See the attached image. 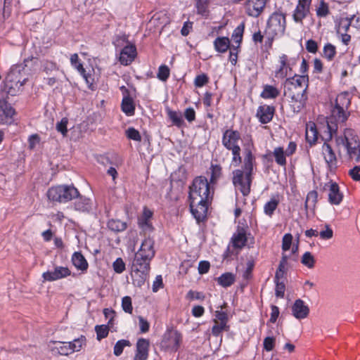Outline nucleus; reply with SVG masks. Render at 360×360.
<instances>
[{"label": "nucleus", "mask_w": 360, "mask_h": 360, "mask_svg": "<svg viewBox=\"0 0 360 360\" xmlns=\"http://www.w3.org/2000/svg\"><path fill=\"white\" fill-rule=\"evenodd\" d=\"M211 198L207 179L202 176L196 177L190 187L189 199L191 211L198 221L205 218Z\"/></svg>", "instance_id": "nucleus-1"}, {"label": "nucleus", "mask_w": 360, "mask_h": 360, "mask_svg": "<svg viewBox=\"0 0 360 360\" xmlns=\"http://www.w3.org/2000/svg\"><path fill=\"white\" fill-rule=\"evenodd\" d=\"M155 255L154 241L147 238L142 242L140 248L136 252L131 266L133 283L137 286H142L150 271V262Z\"/></svg>", "instance_id": "nucleus-2"}, {"label": "nucleus", "mask_w": 360, "mask_h": 360, "mask_svg": "<svg viewBox=\"0 0 360 360\" xmlns=\"http://www.w3.org/2000/svg\"><path fill=\"white\" fill-rule=\"evenodd\" d=\"M351 103V95L348 92H342L335 100L331 110L330 116L327 121V128L329 130L328 139L336 134L338 123L345 122L349 116L348 108Z\"/></svg>", "instance_id": "nucleus-3"}, {"label": "nucleus", "mask_w": 360, "mask_h": 360, "mask_svg": "<svg viewBox=\"0 0 360 360\" xmlns=\"http://www.w3.org/2000/svg\"><path fill=\"white\" fill-rule=\"evenodd\" d=\"M307 86V79L304 76L295 75L285 80L284 94L290 98L291 105L294 111L299 112L306 101L305 90Z\"/></svg>", "instance_id": "nucleus-4"}, {"label": "nucleus", "mask_w": 360, "mask_h": 360, "mask_svg": "<svg viewBox=\"0 0 360 360\" xmlns=\"http://www.w3.org/2000/svg\"><path fill=\"white\" fill-rule=\"evenodd\" d=\"M340 155L358 161L360 158V146L357 136L352 129H347L342 136L335 139Z\"/></svg>", "instance_id": "nucleus-5"}, {"label": "nucleus", "mask_w": 360, "mask_h": 360, "mask_svg": "<svg viewBox=\"0 0 360 360\" xmlns=\"http://www.w3.org/2000/svg\"><path fill=\"white\" fill-rule=\"evenodd\" d=\"M240 141V135L237 131L227 129L224 133L222 144L226 149L231 150L233 155L231 164L234 167H237L241 162L240 147L239 146Z\"/></svg>", "instance_id": "nucleus-6"}, {"label": "nucleus", "mask_w": 360, "mask_h": 360, "mask_svg": "<svg viewBox=\"0 0 360 360\" xmlns=\"http://www.w3.org/2000/svg\"><path fill=\"white\" fill-rule=\"evenodd\" d=\"M20 70L14 68L7 75L3 86V91L11 96H17L22 91V86L27 79H21Z\"/></svg>", "instance_id": "nucleus-7"}, {"label": "nucleus", "mask_w": 360, "mask_h": 360, "mask_svg": "<svg viewBox=\"0 0 360 360\" xmlns=\"http://www.w3.org/2000/svg\"><path fill=\"white\" fill-rule=\"evenodd\" d=\"M78 195L77 189L71 186L59 185L53 186L47 191V197L53 202H66Z\"/></svg>", "instance_id": "nucleus-8"}, {"label": "nucleus", "mask_w": 360, "mask_h": 360, "mask_svg": "<svg viewBox=\"0 0 360 360\" xmlns=\"http://www.w3.org/2000/svg\"><path fill=\"white\" fill-rule=\"evenodd\" d=\"M285 29V17L282 13H273L267 23L266 34L269 39H273L278 36H282Z\"/></svg>", "instance_id": "nucleus-9"}, {"label": "nucleus", "mask_w": 360, "mask_h": 360, "mask_svg": "<svg viewBox=\"0 0 360 360\" xmlns=\"http://www.w3.org/2000/svg\"><path fill=\"white\" fill-rule=\"evenodd\" d=\"M247 226H238L233 233L231 243L234 248L240 250L246 245L252 246L254 244V238L251 236L250 233H247Z\"/></svg>", "instance_id": "nucleus-10"}, {"label": "nucleus", "mask_w": 360, "mask_h": 360, "mask_svg": "<svg viewBox=\"0 0 360 360\" xmlns=\"http://www.w3.org/2000/svg\"><path fill=\"white\" fill-rule=\"evenodd\" d=\"M233 183L240 191L243 195H248L250 192L252 176L244 173L241 169L233 172Z\"/></svg>", "instance_id": "nucleus-11"}, {"label": "nucleus", "mask_w": 360, "mask_h": 360, "mask_svg": "<svg viewBox=\"0 0 360 360\" xmlns=\"http://www.w3.org/2000/svg\"><path fill=\"white\" fill-rule=\"evenodd\" d=\"M324 188L328 191L329 202L335 205H340L342 201L343 194L340 192L338 184L330 181L325 184Z\"/></svg>", "instance_id": "nucleus-12"}, {"label": "nucleus", "mask_w": 360, "mask_h": 360, "mask_svg": "<svg viewBox=\"0 0 360 360\" xmlns=\"http://www.w3.org/2000/svg\"><path fill=\"white\" fill-rule=\"evenodd\" d=\"M280 67L275 72V77L283 79L288 75H290L292 66L295 64L294 59H289L288 57L283 54L279 57Z\"/></svg>", "instance_id": "nucleus-13"}, {"label": "nucleus", "mask_w": 360, "mask_h": 360, "mask_svg": "<svg viewBox=\"0 0 360 360\" xmlns=\"http://www.w3.org/2000/svg\"><path fill=\"white\" fill-rule=\"evenodd\" d=\"M269 1V0H248L245 5L247 14L254 18L259 16Z\"/></svg>", "instance_id": "nucleus-14"}, {"label": "nucleus", "mask_w": 360, "mask_h": 360, "mask_svg": "<svg viewBox=\"0 0 360 360\" xmlns=\"http://www.w3.org/2000/svg\"><path fill=\"white\" fill-rule=\"evenodd\" d=\"M328 134H329V131L326 134V137L323 138L325 140V143H323V145L322 146V154L323 155L325 161L327 163L328 167L330 169H333L335 168V167H336L337 159H336L335 154L333 152V150L332 149L331 146L327 143V141H329ZM331 139H332V137L330 139V140Z\"/></svg>", "instance_id": "nucleus-15"}, {"label": "nucleus", "mask_w": 360, "mask_h": 360, "mask_svg": "<svg viewBox=\"0 0 360 360\" xmlns=\"http://www.w3.org/2000/svg\"><path fill=\"white\" fill-rule=\"evenodd\" d=\"M70 269L65 266H56L53 271H48L43 273L44 281H54L70 276Z\"/></svg>", "instance_id": "nucleus-16"}, {"label": "nucleus", "mask_w": 360, "mask_h": 360, "mask_svg": "<svg viewBox=\"0 0 360 360\" xmlns=\"http://www.w3.org/2000/svg\"><path fill=\"white\" fill-rule=\"evenodd\" d=\"M15 110L6 99H0V124H10Z\"/></svg>", "instance_id": "nucleus-17"}, {"label": "nucleus", "mask_w": 360, "mask_h": 360, "mask_svg": "<svg viewBox=\"0 0 360 360\" xmlns=\"http://www.w3.org/2000/svg\"><path fill=\"white\" fill-rule=\"evenodd\" d=\"M292 314L297 319H303L308 316L309 313V307L300 299L295 301L292 306Z\"/></svg>", "instance_id": "nucleus-18"}, {"label": "nucleus", "mask_w": 360, "mask_h": 360, "mask_svg": "<svg viewBox=\"0 0 360 360\" xmlns=\"http://www.w3.org/2000/svg\"><path fill=\"white\" fill-rule=\"evenodd\" d=\"M181 336L176 331L169 333L163 340V345L170 351H176L181 344Z\"/></svg>", "instance_id": "nucleus-19"}, {"label": "nucleus", "mask_w": 360, "mask_h": 360, "mask_svg": "<svg viewBox=\"0 0 360 360\" xmlns=\"http://www.w3.org/2000/svg\"><path fill=\"white\" fill-rule=\"evenodd\" d=\"M311 0H298V4L293 14L296 22H300L306 17L309 11Z\"/></svg>", "instance_id": "nucleus-20"}, {"label": "nucleus", "mask_w": 360, "mask_h": 360, "mask_svg": "<svg viewBox=\"0 0 360 360\" xmlns=\"http://www.w3.org/2000/svg\"><path fill=\"white\" fill-rule=\"evenodd\" d=\"M136 56V49L132 44L125 46L120 52V61L124 65L130 64Z\"/></svg>", "instance_id": "nucleus-21"}, {"label": "nucleus", "mask_w": 360, "mask_h": 360, "mask_svg": "<svg viewBox=\"0 0 360 360\" xmlns=\"http://www.w3.org/2000/svg\"><path fill=\"white\" fill-rule=\"evenodd\" d=\"M48 347L51 353L54 355L60 354L68 356L72 354L70 349L68 347V342L51 341L49 343Z\"/></svg>", "instance_id": "nucleus-22"}, {"label": "nucleus", "mask_w": 360, "mask_h": 360, "mask_svg": "<svg viewBox=\"0 0 360 360\" xmlns=\"http://www.w3.org/2000/svg\"><path fill=\"white\" fill-rule=\"evenodd\" d=\"M149 341L139 339L136 343V352L134 360H146L148 355Z\"/></svg>", "instance_id": "nucleus-23"}, {"label": "nucleus", "mask_w": 360, "mask_h": 360, "mask_svg": "<svg viewBox=\"0 0 360 360\" xmlns=\"http://www.w3.org/2000/svg\"><path fill=\"white\" fill-rule=\"evenodd\" d=\"M274 109L269 105L260 106L257 112V116L260 122L266 124L269 122L273 117Z\"/></svg>", "instance_id": "nucleus-24"}, {"label": "nucleus", "mask_w": 360, "mask_h": 360, "mask_svg": "<svg viewBox=\"0 0 360 360\" xmlns=\"http://www.w3.org/2000/svg\"><path fill=\"white\" fill-rule=\"evenodd\" d=\"M73 265L79 270L84 271L88 268V263L80 252H75L72 257Z\"/></svg>", "instance_id": "nucleus-25"}, {"label": "nucleus", "mask_w": 360, "mask_h": 360, "mask_svg": "<svg viewBox=\"0 0 360 360\" xmlns=\"http://www.w3.org/2000/svg\"><path fill=\"white\" fill-rule=\"evenodd\" d=\"M318 139V132L316 124L314 122H309L306 125V139L310 143H314Z\"/></svg>", "instance_id": "nucleus-26"}, {"label": "nucleus", "mask_w": 360, "mask_h": 360, "mask_svg": "<svg viewBox=\"0 0 360 360\" xmlns=\"http://www.w3.org/2000/svg\"><path fill=\"white\" fill-rule=\"evenodd\" d=\"M214 49L217 52L225 53L230 48V41L228 37H217L214 41Z\"/></svg>", "instance_id": "nucleus-27"}, {"label": "nucleus", "mask_w": 360, "mask_h": 360, "mask_svg": "<svg viewBox=\"0 0 360 360\" xmlns=\"http://www.w3.org/2000/svg\"><path fill=\"white\" fill-rule=\"evenodd\" d=\"M253 161L254 157L250 150L245 151V155L243 161V170L244 173L248 174L252 176V172L253 170Z\"/></svg>", "instance_id": "nucleus-28"}, {"label": "nucleus", "mask_w": 360, "mask_h": 360, "mask_svg": "<svg viewBox=\"0 0 360 360\" xmlns=\"http://www.w3.org/2000/svg\"><path fill=\"white\" fill-rule=\"evenodd\" d=\"M68 342L71 353H74L75 352H79L83 348V347L86 345V339L85 336L81 335L78 338L75 339L73 341Z\"/></svg>", "instance_id": "nucleus-29"}, {"label": "nucleus", "mask_w": 360, "mask_h": 360, "mask_svg": "<svg viewBox=\"0 0 360 360\" xmlns=\"http://www.w3.org/2000/svg\"><path fill=\"white\" fill-rule=\"evenodd\" d=\"M122 110L128 116H131L134 113V104L133 100L127 96L124 97L122 102Z\"/></svg>", "instance_id": "nucleus-30"}, {"label": "nucleus", "mask_w": 360, "mask_h": 360, "mask_svg": "<svg viewBox=\"0 0 360 360\" xmlns=\"http://www.w3.org/2000/svg\"><path fill=\"white\" fill-rule=\"evenodd\" d=\"M235 276L231 273H225L217 278L219 284L223 287H229L233 283Z\"/></svg>", "instance_id": "nucleus-31"}, {"label": "nucleus", "mask_w": 360, "mask_h": 360, "mask_svg": "<svg viewBox=\"0 0 360 360\" xmlns=\"http://www.w3.org/2000/svg\"><path fill=\"white\" fill-rule=\"evenodd\" d=\"M279 95V91L274 86L266 85L261 94V96L264 98H275Z\"/></svg>", "instance_id": "nucleus-32"}, {"label": "nucleus", "mask_w": 360, "mask_h": 360, "mask_svg": "<svg viewBox=\"0 0 360 360\" xmlns=\"http://www.w3.org/2000/svg\"><path fill=\"white\" fill-rule=\"evenodd\" d=\"M274 156L275 158V160L277 164L280 165H285L286 164L285 156L286 154L283 150V148L281 147L275 148L273 152Z\"/></svg>", "instance_id": "nucleus-33"}, {"label": "nucleus", "mask_w": 360, "mask_h": 360, "mask_svg": "<svg viewBox=\"0 0 360 360\" xmlns=\"http://www.w3.org/2000/svg\"><path fill=\"white\" fill-rule=\"evenodd\" d=\"M318 193L315 191H310L306 198L305 201V208L307 209H314L315 207L316 203L317 202Z\"/></svg>", "instance_id": "nucleus-34"}, {"label": "nucleus", "mask_w": 360, "mask_h": 360, "mask_svg": "<svg viewBox=\"0 0 360 360\" xmlns=\"http://www.w3.org/2000/svg\"><path fill=\"white\" fill-rule=\"evenodd\" d=\"M77 210L86 212L91 209V200L86 198H79L75 202Z\"/></svg>", "instance_id": "nucleus-35"}, {"label": "nucleus", "mask_w": 360, "mask_h": 360, "mask_svg": "<svg viewBox=\"0 0 360 360\" xmlns=\"http://www.w3.org/2000/svg\"><path fill=\"white\" fill-rule=\"evenodd\" d=\"M244 28V23H241L233 32L231 38L237 46H239L242 41Z\"/></svg>", "instance_id": "nucleus-36"}, {"label": "nucleus", "mask_w": 360, "mask_h": 360, "mask_svg": "<svg viewBox=\"0 0 360 360\" xmlns=\"http://www.w3.org/2000/svg\"><path fill=\"white\" fill-rule=\"evenodd\" d=\"M152 215L153 212L150 210L144 208L142 217L139 219V224L142 228H150L149 220Z\"/></svg>", "instance_id": "nucleus-37"}, {"label": "nucleus", "mask_w": 360, "mask_h": 360, "mask_svg": "<svg viewBox=\"0 0 360 360\" xmlns=\"http://www.w3.org/2000/svg\"><path fill=\"white\" fill-rule=\"evenodd\" d=\"M108 226L113 231H122L126 229V224L120 220L111 219L108 222Z\"/></svg>", "instance_id": "nucleus-38"}, {"label": "nucleus", "mask_w": 360, "mask_h": 360, "mask_svg": "<svg viewBox=\"0 0 360 360\" xmlns=\"http://www.w3.org/2000/svg\"><path fill=\"white\" fill-rule=\"evenodd\" d=\"M131 346V343L129 340H121L116 342L114 347L113 353L116 356H119L123 352L125 347Z\"/></svg>", "instance_id": "nucleus-39"}, {"label": "nucleus", "mask_w": 360, "mask_h": 360, "mask_svg": "<svg viewBox=\"0 0 360 360\" xmlns=\"http://www.w3.org/2000/svg\"><path fill=\"white\" fill-rule=\"evenodd\" d=\"M210 1L205 0H195V8L198 14L205 15L208 12V5Z\"/></svg>", "instance_id": "nucleus-40"}, {"label": "nucleus", "mask_w": 360, "mask_h": 360, "mask_svg": "<svg viewBox=\"0 0 360 360\" xmlns=\"http://www.w3.org/2000/svg\"><path fill=\"white\" fill-rule=\"evenodd\" d=\"M167 114L174 125L181 127L184 123V120L180 113L172 110H168Z\"/></svg>", "instance_id": "nucleus-41"}, {"label": "nucleus", "mask_w": 360, "mask_h": 360, "mask_svg": "<svg viewBox=\"0 0 360 360\" xmlns=\"http://www.w3.org/2000/svg\"><path fill=\"white\" fill-rule=\"evenodd\" d=\"M301 262L309 269L314 267L315 259L314 256L309 252H306L302 257Z\"/></svg>", "instance_id": "nucleus-42"}, {"label": "nucleus", "mask_w": 360, "mask_h": 360, "mask_svg": "<svg viewBox=\"0 0 360 360\" xmlns=\"http://www.w3.org/2000/svg\"><path fill=\"white\" fill-rule=\"evenodd\" d=\"M95 330L97 335V340H98L106 338L109 333V328L105 325L96 326Z\"/></svg>", "instance_id": "nucleus-43"}, {"label": "nucleus", "mask_w": 360, "mask_h": 360, "mask_svg": "<svg viewBox=\"0 0 360 360\" xmlns=\"http://www.w3.org/2000/svg\"><path fill=\"white\" fill-rule=\"evenodd\" d=\"M125 134H126L127 137L129 139H131V140H134L136 141H141V136L139 131L133 127L128 128L125 131Z\"/></svg>", "instance_id": "nucleus-44"}, {"label": "nucleus", "mask_w": 360, "mask_h": 360, "mask_svg": "<svg viewBox=\"0 0 360 360\" xmlns=\"http://www.w3.org/2000/svg\"><path fill=\"white\" fill-rule=\"evenodd\" d=\"M228 326L226 323L218 322L217 320H214V325L212 327V333L214 335H219L223 330H226Z\"/></svg>", "instance_id": "nucleus-45"}, {"label": "nucleus", "mask_w": 360, "mask_h": 360, "mask_svg": "<svg viewBox=\"0 0 360 360\" xmlns=\"http://www.w3.org/2000/svg\"><path fill=\"white\" fill-rule=\"evenodd\" d=\"M210 181L211 183H214L221 175V167L219 165L212 164L210 167Z\"/></svg>", "instance_id": "nucleus-46"}, {"label": "nucleus", "mask_w": 360, "mask_h": 360, "mask_svg": "<svg viewBox=\"0 0 360 360\" xmlns=\"http://www.w3.org/2000/svg\"><path fill=\"white\" fill-rule=\"evenodd\" d=\"M278 202L276 199H271L264 205V212L271 216L278 206Z\"/></svg>", "instance_id": "nucleus-47"}, {"label": "nucleus", "mask_w": 360, "mask_h": 360, "mask_svg": "<svg viewBox=\"0 0 360 360\" xmlns=\"http://www.w3.org/2000/svg\"><path fill=\"white\" fill-rule=\"evenodd\" d=\"M68 123V118L63 117L56 125V128L57 131L58 132L61 133L63 136H65L68 133V129H67Z\"/></svg>", "instance_id": "nucleus-48"}, {"label": "nucleus", "mask_w": 360, "mask_h": 360, "mask_svg": "<svg viewBox=\"0 0 360 360\" xmlns=\"http://www.w3.org/2000/svg\"><path fill=\"white\" fill-rule=\"evenodd\" d=\"M335 47L330 44H326L323 48V56L328 60H331L335 55Z\"/></svg>", "instance_id": "nucleus-49"}, {"label": "nucleus", "mask_w": 360, "mask_h": 360, "mask_svg": "<svg viewBox=\"0 0 360 360\" xmlns=\"http://www.w3.org/2000/svg\"><path fill=\"white\" fill-rule=\"evenodd\" d=\"M122 309L129 314H131L133 311L131 299L129 296H125L122 298Z\"/></svg>", "instance_id": "nucleus-50"}, {"label": "nucleus", "mask_w": 360, "mask_h": 360, "mask_svg": "<svg viewBox=\"0 0 360 360\" xmlns=\"http://www.w3.org/2000/svg\"><path fill=\"white\" fill-rule=\"evenodd\" d=\"M169 76V69L167 65H160L158 69V78L162 81H166Z\"/></svg>", "instance_id": "nucleus-51"}, {"label": "nucleus", "mask_w": 360, "mask_h": 360, "mask_svg": "<svg viewBox=\"0 0 360 360\" xmlns=\"http://www.w3.org/2000/svg\"><path fill=\"white\" fill-rule=\"evenodd\" d=\"M328 6L324 1H321L316 8V14L319 17H326L328 14Z\"/></svg>", "instance_id": "nucleus-52"}, {"label": "nucleus", "mask_w": 360, "mask_h": 360, "mask_svg": "<svg viewBox=\"0 0 360 360\" xmlns=\"http://www.w3.org/2000/svg\"><path fill=\"white\" fill-rule=\"evenodd\" d=\"M276 343V339L274 337H266L264 338L263 342V346L264 349L267 351L270 352L274 349L275 347Z\"/></svg>", "instance_id": "nucleus-53"}, {"label": "nucleus", "mask_w": 360, "mask_h": 360, "mask_svg": "<svg viewBox=\"0 0 360 360\" xmlns=\"http://www.w3.org/2000/svg\"><path fill=\"white\" fill-rule=\"evenodd\" d=\"M292 242V236L290 233H286L283 237L282 249L287 251L290 249Z\"/></svg>", "instance_id": "nucleus-54"}, {"label": "nucleus", "mask_w": 360, "mask_h": 360, "mask_svg": "<svg viewBox=\"0 0 360 360\" xmlns=\"http://www.w3.org/2000/svg\"><path fill=\"white\" fill-rule=\"evenodd\" d=\"M319 236L323 240H328L333 238V231L329 226L326 225L324 230L319 232Z\"/></svg>", "instance_id": "nucleus-55"}, {"label": "nucleus", "mask_w": 360, "mask_h": 360, "mask_svg": "<svg viewBox=\"0 0 360 360\" xmlns=\"http://www.w3.org/2000/svg\"><path fill=\"white\" fill-rule=\"evenodd\" d=\"M112 266L114 271L117 274H121L125 270V264L121 258H117Z\"/></svg>", "instance_id": "nucleus-56"}, {"label": "nucleus", "mask_w": 360, "mask_h": 360, "mask_svg": "<svg viewBox=\"0 0 360 360\" xmlns=\"http://www.w3.org/2000/svg\"><path fill=\"white\" fill-rule=\"evenodd\" d=\"M78 72L83 76L86 82L89 84V87L93 84V80L90 79V77H88L85 73V70L84 69L82 65L80 63H76V65H72Z\"/></svg>", "instance_id": "nucleus-57"}, {"label": "nucleus", "mask_w": 360, "mask_h": 360, "mask_svg": "<svg viewBox=\"0 0 360 360\" xmlns=\"http://www.w3.org/2000/svg\"><path fill=\"white\" fill-rule=\"evenodd\" d=\"M78 72L83 76L86 82L89 84V87L93 84V80L90 79V77H88L85 73V70L84 69L82 65L80 63H76V65H72Z\"/></svg>", "instance_id": "nucleus-58"}, {"label": "nucleus", "mask_w": 360, "mask_h": 360, "mask_svg": "<svg viewBox=\"0 0 360 360\" xmlns=\"http://www.w3.org/2000/svg\"><path fill=\"white\" fill-rule=\"evenodd\" d=\"M208 82V77L206 75L202 74L198 75L194 81V84L197 87H202Z\"/></svg>", "instance_id": "nucleus-59"}, {"label": "nucleus", "mask_w": 360, "mask_h": 360, "mask_svg": "<svg viewBox=\"0 0 360 360\" xmlns=\"http://www.w3.org/2000/svg\"><path fill=\"white\" fill-rule=\"evenodd\" d=\"M239 48V46H235L234 45H232V46L230 47V55H229V59L231 63L233 65H236L237 62L238 58V49Z\"/></svg>", "instance_id": "nucleus-60"}, {"label": "nucleus", "mask_w": 360, "mask_h": 360, "mask_svg": "<svg viewBox=\"0 0 360 360\" xmlns=\"http://www.w3.org/2000/svg\"><path fill=\"white\" fill-rule=\"evenodd\" d=\"M139 324L141 333H146L149 330V323L142 316H139Z\"/></svg>", "instance_id": "nucleus-61"}, {"label": "nucleus", "mask_w": 360, "mask_h": 360, "mask_svg": "<svg viewBox=\"0 0 360 360\" xmlns=\"http://www.w3.org/2000/svg\"><path fill=\"white\" fill-rule=\"evenodd\" d=\"M163 288L162 278L160 275L157 276L153 283V291L156 292L159 289Z\"/></svg>", "instance_id": "nucleus-62"}, {"label": "nucleus", "mask_w": 360, "mask_h": 360, "mask_svg": "<svg viewBox=\"0 0 360 360\" xmlns=\"http://www.w3.org/2000/svg\"><path fill=\"white\" fill-rule=\"evenodd\" d=\"M306 49L310 53H316L317 51V44L315 41L309 39L306 43Z\"/></svg>", "instance_id": "nucleus-63"}, {"label": "nucleus", "mask_w": 360, "mask_h": 360, "mask_svg": "<svg viewBox=\"0 0 360 360\" xmlns=\"http://www.w3.org/2000/svg\"><path fill=\"white\" fill-rule=\"evenodd\" d=\"M349 174L354 181L360 180V167L358 166L354 167L349 171Z\"/></svg>", "instance_id": "nucleus-64"}]
</instances>
